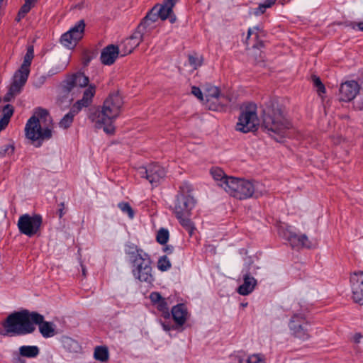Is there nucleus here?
Listing matches in <instances>:
<instances>
[{
	"instance_id": "1",
	"label": "nucleus",
	"mask_w": 363,
	"mask_h": 363,
	"mask_svg": "<svg viewBox=\"0 0 363 363\" xmlns=\"http://www.w3.org/2000/svg\"><path fill=\"white\" fill-rule=\"evenodd\" d=\"M44 338H50L57 334L56 325L52 322L45 320L43 315L27 309L14 311L0 323V335L3 336H22L33 333L35 325Z\"/></svg>"
},
{
	"instance_id": "2",
	"label": "nucleus",
	"mask_w": 363,
	"mask_h": 363,
	"mask_svg": "<svg viewBox=\"0 0 363 363\" xmlns=\"http://www.w3.org/2000/svg\"><path fill=\"white\" fill-rule=\"evenodd\" d=\"M123 104L122 97L118 93L111 94L104 101L101 108L96 110L91 116L98 128H103L107 134L115 131L113 123L119 116Z\"/></svg>"
},
{
	"instance_id": "3",
	"label": "nucleus",
	"mask_w": 363,
	"mask_h": 363,
	"mask_svg": "<svg viewBox=\"0 0 363 363\" xmlns=\"http://www.w3.org/2000/svg\"><path fill=\"white\" fill-rule=\"evenodd\" d=\"M51 121L48 111L42 108L35 110L33 115L28 120L25 126L26 137L39 147L44 140H50L52 136L51 128L48 122Z\"/></svg>"
},
{
	"instance_id": "4",
	"label": "nucleus",
	"mask_w": 363,
	"mask_h": 363,
	"mask_svg": "<svg viewBox=\"0 0 363 363\" xmlns=\"http://www.w3.org/2000/svg\"><path fill=\"white\" fill-rule=\"evenodd\" d=\"M262 127L275 140L280 142L288 136L290 123L284 118L281 110L277 104L264 110Z\"/></svg>"
},
{
	"instance_id": "5",
	"label": "nucleus",
	"mask_w": 363,
	"mask_h": 363,
	"mask_svg": "<svg viewBox=\"0 0 363 363\" xmlns=\"http://www.w3.org/2000/svg\"><path fill=\"white\" fill-rule=\"evenodd\" d=\"M225 191L231 196L240 200L258 198L267 193L265 186L257 181H250L233 177L227 182Z\"/></svg>"
},
{
	"instance_id": "6",
	"label": "nucleus",
	"mask_w": 363,
	"mask_h": 363,
	"mask_svg": "<svg viewBox=\"0 0 363 363\" xmlns=\"http://www.w3.org/2000/svg\"><path fill=\"white\" fill-rule=\"evenodd\" d=\"M189 191V186L186 184L180 186V191L177 195L174 207V212L177 218L189 216L195 206L196 201L194 197L188 194Z\"/></svg>"
},
{
	"instance_id": "7",
	"label": "nucleus",
	"mask_w": 363,
	"mask_h": 363,
	"mask_svg": "<svg viewBox=\"0 0 363 363\" xmlns=\"http://www.w3.org/2000/svg\"><path fill=\"white\" fill-rule=\"evenodd\" d=\"M255 104H250L243 108L236 124V130L245 133L255 131L257 129L259 119Z\"/></svg>"
},
{
	"instance_id": "8",
	"label": "nucleus",
	"mask_w": 363,
	"mask_h": 363,
	"mask_svg": "<svg viewBox=\"0 0 363 363\" xmlns=\"http://www.w3.org/2000/svg\"><path fill=\"white\" fill-rule=\"evenodd\" d=\"M43 224V218L40 214L32 216L26 213L18 218L17 226L19 232L29 238L38 234L40 232Z\"/></svg>"
},
{
	"instance_id": "9",
	"label": "nucleus",
	"mask_w": 363,
	"mask_h": 363,
	"mask_svg": "<svg viewBox=\"0 0 363 363\" xmlns=\"http://www.w3.org/2000/svg\"><path fill=\"white\" fill-rule=\"evenodd\" d=\"M132 264V272L135 279L147 284H152L154 281L155 279L151 266L152 261L149 255L140 259H136Z\"/></svg>"
},
{
	"instance_id": "10",
	"label": "nucleus",
	"mask_w": 363,
	"mask_h": 363,
	"mask_svg": "<svg viewBox=\"0 0 363 363\" xmlns=\"http://www.w3.org/2000/svg\"><path fill=\"white\" fill-rule=\"evenodd\" d=\"M310 323L302 314H294L289 323V328L291 334L296 338L303 341L310 338Z\"/></svg>"
},
{
	"instance_id": "11",
	"label": "nucleus",
	"mask_w": 363,
	"mask_h": 363,
	"mask_svg": "<svg viewBox=\"0 0 363 363\" xmlns=\"http://www.w3.org/2000/svg\"><path fill=\"white\" fill-rule=\"evenodd\" d=\"M206 105L210 110L218 111L230 101L225 95L220 94L217 86L207 85L205 89Z\"/></svg>"
},
{
	"instance_id": "12",
	"label": "nucleus",
	"mask_w": 363,
	"mask_h": 363,
	"mask_svg": "<svg viewBox=\"0 0 363 363\" xmlns=\"http://www.w3.org/2000/svg\"><path fill=\"white\" fill-rule=\"evenodd\" d=\"M138 174L145 178L152 186H157L164 178L166 171L157 163L150 164L147 167H141L137 171Z\"/></svg>"
},
{
	"instance_id": "13",
	"label": "nucleus",
	"mask_w": 363,
	"mask_h": 363,
	"mask_svg": "<svg viewBox=\"0 0 363 363\" xmlns=\"http://www.w3.org/2000/svg\"><path fill=\"white\" fill-rule=\"evenodd\" d=\"M84 28V21H79L73 27L61 36V43L68 48H74L79 40L83 38Z\"/></svg>"
},
{
	"instance_id": "14",
	"label": "nucleus",
	"mask_w": 363,
	"mask_h": 363,
	"mask_svg": "<svg viewBox=\"0 0 363 363\" xmlns=\"http://www.w3.org/2000/svg\"><path fill=\"white\" fill-rule=\"evenodd\" d=\"M350 283L353 301L363 305V271L352 273L350 276Z\"/></svg>"
},
{
	"instance_id": "15",
	"label": "nucleus",
	"mask_w": 363,
	"mask_h": 363,
	"mask_svg": "<svg viewBox=\"0 0 363 363\" xmlns=\"http://www.w3.org/2000/svg\"><path fill=\"white\" fill-rule=\"evenodd\" d=\"M283 237L290 243L293 248L301 247L311 248L313 245L306 235H297L292 231L291 227H287L283 232Z\"/></svg>"
},
{
	"instance_id": "16",
	"label": "nucleus",
	"mask_w": 363,
	"mask_h": 363,
	"mask_svg": "<svg viewBox=\"0 0 363 363\" xmlns=\"http://www.w3.org/2000/svg\"><path fill=\"white\" fill-rule=\"evenodd\" d=\"M89 79L82 72H77L68 76L63 82V89L67 92H70L74 87H85L89 85Z\"/></svg>"
},
{
	"instance_id": "17",
	"label": "nucleus",
	"mask_w": 363,
	"mask_h": 363,
	"mask_svg": "<svg viewBox=\"0 0 363 363\" xmlns=\"http://www.w3.org/2000/svg\"><path fill=\"white\" fill-rule=\"evenodd\" d=\"M359 91V86L355 81H348L341 84L340 88V99L350 101L355 98Z\"/></svg>"
},
{
	"instance_id": "18",
	"label": "nucleus",
	"mask_w": 363,
	"mask_h": 363,
	"mask_svg": "<svg viewBox=\"0 0 363 363\" xmlns=\"http://www.w3.org/2000/svg\"><path fill=\"white\" fill-rule=\"evenodd\" d=\"M178 0H164V3L157 6V13L162 20L169 19L171 23H174L177 21L175 15L173 13L172 9Z\"/></svg>"
},
{
	"instance_id": "19",
	"label": "nucleus",
	"mask_w": 363,
	"mask_h": 363,
	"mask_svg": "<svg viewBox=\"0 0 363 363\" xmlns=\"http://www.w3.org/2000/svg\"><path fill=\"white\" fill-rule=\"evenodd\" d=\"M119 54H121V50L118 45H114L112 44L107 45L102 50L101 52L100 59L101 63L105 65H113L118 57Z\"/></svg>"
},
{
	"instance_id": "20",
	"label": "nucleus",
	"mask_w": 363,
	"mask_h": 363,
	"mask_svg": "<svg viewBox=\"0 0 363 363\" xmlns=\"http://www.w3.org/2000/svg\"><path fill=\"white\" fill-rule=\"evenodd\" d=\"M150 299L157 309L160 312L161 315L165 319L170 318V313L169 311L167 303L159 292H152L150 294Z\"/></svg>"
},
{
	"instance_id": "21",
	"label": "nucleus",
	"mask_w": 363,
	"mask_h": 363,
	"mask_svg": "<svg viewBox=\"0 0 363 363\" xmlns=\"http://www.w3.org/2000/svg\"><path fill=\"white\" fill-rule=\"evenodd\" d=\"M30 70L21 67L14 74L13 80L11 84V92H20L21 88L26 84Z\"/></svg>"
},
{
	"instance_id": "22",
	"label": "nucleus",
	"mask_w": 363,
	"mask_h": 363,
	"mask_svg": "<svg viewBox=\"0 0 363 363\" xmlns=\"http://www.w3.org/2000/svg\"><path fill=\"white\" fill-rule=\"evenodd\" d=\"M141 42L142 40L133 33L129 38H125L118 45L121 50V55L123 57L130 54Z\"/></svg>"
},
{
	"instance_id": "23",
	"label": "nucleus",
	"mask_w": 363,
	"mask_h": 363,
	"mask_svg": "<svg viewBox=\"0 0 363 363\" xmlns=\"http://www.w3.org/2000/svg\"><path fill=\"white\" fill-rule=\"evenodd\" d=\"M96 93V86L94 84H89L83 93L82 99L77 101L73 106L81 111L83 108L88 107L92 103V99Z\"/></svg>"
},
{
	"instance_id": "24",
	"label": "nucleus",
	"mask_w": 363,
	"mask_h": 363,
	"mask_svg": "<svg viewBox=\"0 0 363 363\" xmlns=\"http://www.w3.org/2000/svg\"><path fill=\"white\" fill-rule=\"evenodd\" d=\"M171 314L177 325L182 326L185 323L187 319L188 311L186 306L183 303L177 304L172 307L170 315Z\"/></svg>"
},
{
	"instance_id": "25",
	"label": "nucleus",
	"mask_w": 363,
	"mask_h": 363,
	"mask_svg": "<svg viewBox=\"0 0 363 363\" xmlns=\"http://www.w3.org/2000/svg\"><path fill=\"white\" fill-rule=\"evenodd\" d=\"M257 285V280L247 272L243 277V284L238 289V292L242 296H247L252 293Z\"/></svg>"
},
{
	"instance_id": "26",
	"label": "nucleus",
	"mask_w": 363,
	"mask_h": 363,
	"mask_svg": "<svg viewBox=\"0 0 363 363\" xmlns=\"http://www.w3.org/2000/svg\"><path fill=\"white\" fill-rule=\"evenodd\" d=\"M262 33V30L258 26L250 28L247 31V43L252 44L253 48L259 49L263 47V42L259 40V35Z\"/></svg>"
},
{
	"instance_id": "27",
	"label": "nucleus",
	"mask_w": 363,
	"mask_h": 363,
	"mask_svg": "<svg viewBox=\"0 0 363 363\" xmlns=\"http://www.w3.org/2000/svg\"><path fill=\"white\" fill-rule=\"evenodd\" d=\"M125 252L129 257L132 263L136 259H140L148 255L147 253L144 252L142 249L138 248L137 245L133 243H128L125 245Z\"/></svg>"
},
{
	"instance_id": "28",
	"label": "nucleus",
	"mask_w": 363,
	"mask_h": 363,
	"mask_svg": "<svg viewBox=\"0 0 363 363\" xmlns=\"http://www.w3.org/2000/svg\"><path fill=\"white\" fill-rule=\"evenodd\" d=\"M155 28V25L147 24V22L143 20L142 22L138 26L134 33L142 41H144L148 39Z\"/></svg>"
},
{
	"instance_id": "29",
	"label": "nucleus",
	"mask_w": 363,
	"mask_h": 363,
	"mask_svg": "<svg viewBox=\"0 0 363 363\" xmlns=\"http://www.w3.org/2000/svg\"><path fill=\"white\" fill-rule=\"evenodd\" d=\"M211 174L215 181L218 182V185L222 187L225 191L228 188L227 182L233 177H228L224 172L220 168H213Z\"/></svg>"
},
{
	"instance_id": "30",
	"label": "nucleus",
	"mask_w": 363,
	"mask_h": 363,
	"mask_svg": "<svg viewBox=\"0 0 363 363\" xmlns=\"http://www.w3.org/2000/svg\"><path fill=\"white\" fill-rule=\"evenodd\" d=\"M80 111L78 108L74 107L73 105L71 107L69 111L65 114L63 118L59 122V126L63 129H67L71 126L73 123L74 118L77 115Z\"/></svg>"
},
{
	"instance_id": "31",
	"label": "nucleus",
	"mask_w": 363,
	"mask_h": 363,
	"mask_svg": "<svg viewBox=\"0 0 363 363\" xmlns=\"http://www.w3.org/2000/svg\"><path fill=\"white\" fill-rule=\"evenodd\" d=\"M18 351L20 356L26 358H35L40 354V349L36 345H23Z\"/></svg>"
},
{
	"instance_id": "32",
	"label": "nucleus",
	"mask_w": 363,
	"mask_h": 363,
	"mask_svg": "<svg viewBox=\"0 0 363 363\" xmlns=\"http://www.w3.org/2000/svg\"><path fill=\"white\" fill-rule=\"evenodd\" d=\"M63 346L69 352L76 353L81 350V347L78 342L70 337H66L64 339Z\"/></svg>"
},
{
	"instance_id": "33",
	"label": "nucleus",
	"mask_w": 363,
	"mask_h": 363,
	"mask_svg": "<svg viewBox=\"0 0 363 363\" xmlns=\"http://www.w3.org/2000/svg\"><path fill=\"white\" fill-rule=\"evenodd\" d=\"M108 350L106 346H97L94 350V358L101 362H106L108 359Z\"/></svg>"
},
{
	"instance_id": "34",
	"label": "nucleus",
	"mask_w": 363,
	"mask_h": 363,
	"mask_svg": "<svg viewBox=\"0 0 363 363\" xmlns=\"http://www.w3.org/2000/svg\"><path fill=\"white\" fill-rule=\"evenodd\" d=\"M157 10V6H155L143 20L147 22V24L155 25L160 18Z\"/></svg>"
},
{
	"instance_id": "35",
	"label": "nucleus",
	"mask_w": 363,
	"mask_h": 363,
	"mask_svg": "<svg viewBox=\"0 0 363 363\" xmlns=\"http://www.w3.org/2000/svg\"><path fill=\"white\" fill-rule=\"evenodd\" d=\"M276 0H265L263 3L259 4V6L254 10V14L255 16H259L263 14L266 9L270 8L273 4H274Z\"/></svg>"
},
{
	"instance_id": "36",
	"label": "nucleus",
	"mask_w": 363,
	"mask_h": 363,
	"mask_svg": "<svg viewBox=\"0 0 363 363\" xmlns=\"http://www.w3.org/2000/svg\"><path fill=\"white\" fill-rule=\"evenodd\" d=\"M169 231L167 229L161 228L157 233L156 240L161 245H165L169 240Z\"/></svg>"
},
{
	"instance_id": "37",
	"label": "nucleus",
	"mask_w": 363,
	"mask_h": 363,
	"mask_svg": "<svg viewBox=\"0 0 363 363\" xmlns=\"http://www.w3.org/2000/svg\"><path fill=\"white\" fill-rule=\"evenodd\" d=\"M172 267L171 262L167 256H162L157 262V267L162 272L169 269Z\"/></svg>"
},
{
	"instance_id": "38",
	"label": "nucleus",
	"mask_w": 363,
	"mask_h": 363,
	"mask_svg": "<svg viewBox=\"0 0 363 363\" xmlns=\"http://www.w3.org/2000/svg\"><path fill=\"white\" fill-rule=\"evenodd\" d=\"M33 57V47H29L28 48L27 52L24 57L23 63L21 67H24L26 69H29V67L31 64V60Z\"/></svg>"
},
{
	"instance_id": "39",
	"label": "nucleus",
	"mask_w": 363,
	"mask_h": 363,
	"mask_svg": "<svg viewBox=\"0 0 363 363\" xmlns=\"http://www.w3.org/2000/svg\"><path fill=\"white\" fill-rule=\"evenodd\" d=\"M246 363H265V358L262 354H252L247 357Z\"/></svg>"
},
{
	"instance_id": "40",
	"label": "nucleus",
	"mask_w": 363,
	"mask_h": 363,
	"mask_svg": "<svg viewBox=\"0 0 363 363\" xmlns=\"http://www.w3.org/2000/svg\"><path fill=\"white\" fill-rule=\"evenodd\" d=\"M118 208L121 210L123 213H127L130 218H133L134 211L128 203H118Z\"/></svg>"
},
{
	"instance_id": "41",
	"label": "nucleus",
	"mask_w": 363,
	"mask_h": 363,
	"mask_svg": "<svg viewBox=\"0 0 363 363\" xmlns=\"http://www.w3.org/2000/svg\"><path fill=\"white\" fill-rule=\"evenodd\" d=\"M231 363H246L245 355L242 352H238L230 356Z\"/></svg>"
},
{
	"instance_id": "42",
	"label": "nucleus",
	"mask_w": 363,
	"mask_h": 363,
	"mask_svg": "<svg viewBox=\"0 0 363 363\" xmlns=\"http://www.w3.org/2000/svg\"><path fill=\"white\" fill-rule=\"evenodd\" d=\"M34 4L25 0L24 4L21 6L19 10L20 17H25V16L30 11L34 6Z\"/></svg>"
},
{
	"instance_id": "43",
	"label": "nucleus",
	"mask_w": 363,
	"mask_h": 363,
	"mask_svg": "<svg viewBox=\"0 0 363 363\" xmlns=\"http://www.w3.org/2000/svg\"><path fill=\"white\" fill-rule=\"evenodd\" d=\"M2 112L3 113L1 117L6 118V120L10 121V118L13 113V107L10 104H7L4 106Z\"/></svg>"
},
{
	"instance_id": "44",
	"label": "nucleus",
	"mask_w": 363,
	"mask_h": 363,
	"mask_svg": "<svg viewBox=\"0 0 363 363\" xmlns=\"http://www.w3.org/2000/svg\"><path fill=\"white\" fill-rule=\"evenodd\" d=\"M313 81L314 86L317 88V91L320 95L321 94H323L325 92V86L321 82L319 77H318L316 76H313Z\"/></svg>"
},
{
	"instance_id": "45",
	"label": "nucleus",
	"mask_w": 363,
	"mask_h": 363,
	"mask_svg": "<svg viewBox=\"0 0 363 363\" xmlns=\"http://www.w3.org/2000/svg\"><path fill=\"white\" fill-rule=\"evenodd\" d=\"M14 151V147L11 143H8L0 148V157H3L6 154H12Z\"/></svg>"
},
{
	"instance_id": "46",
	"label": "nucleus",
	"mask_w": 363,
	"mask_h": 363,
	"mask_svg": "<svg viewBox=\"0 0 363 363\" xmlns=\"http://www.w3.org/2000/svg\"><path fill=\"white\" fill-rule=\"evenodd\" d=\"M189 62L194 69H197V67H200L202 64L201 58L194 55L189 56Z\"/></svg>"
},
{
	"instance_id": "47",
	"label": "nucleus",
	"mask_w": 363,
	"mask_h": 363,
	"mask_svg": "<svg viewBox=\"0 0 363 363\" xmlns=\"http://www.w3.org/2000/svg\"><path fill=\"white\" fill-rule=\"evenodd\" d=\"M177 219L184 227L188 229L191 228V221L189 216H182V218H177Z\"/></svg>"
},
{
	"instance_id": "48",
	"label": "nucleus",
	"mask_w": 363,
	"mask_h": 363,
	"mask_svg": "<svg viewBox=\"0 0 363 363\" xmlns=\"http://www.w3.org/2000/svg\"><path fill=\"white\" fill-rule=\"evenodd\" d=\"M191 93L201 101H203V96L201 90L196 86H193L191 89Z\"/></svg>"
},
{
	"instance_id": "49",
	"label": "nucleus",
	"mask_w": 363,
	"mask_h": 363,
	"mask_svg": "<svg viewBox=\"0 0 363 363\" xmlns=\"http://www.w3.org/2000/svg\"><path fill=\"white\" fill-rule=\"evenodd\" d=\"M162 327L165 331H170L171 330L175 329L174 326L169 323H165L160 321Z\"/></svg>"
},
{
	"instance_id": "50",
	"label": "nucleus",
	"mask_w": 363,
	"mask_h": 363,
	"mask_svg": "<svg viewBox=\"0 0 363 363\" xmlns=\"http://www.w3.org/2000/svg\"><path fill=\"white\" fill-rule=\"evenodd\" d=\"M19 92H11V87H10L8 93L4 97V100L5 101H9L11 99V98L13 97L14 95H16Z\"/></svg>"
},
{
	"instance_id": "51",
	"label": "nucleus",
	"mask_w": 363,
	"mask_h": 363,
	"mask_svg": "<svg viewBox=\"0 0 363 363\" xmlns=\"http://www.w3.org/2000/svg\"><path fill=\"white\" fill-rule=\"evenodd\" d=\"M9 123V121L6 120V118L1 117V118H0V132L6 128V127L8 125Z\"/></svg>"
},
{
	"instance_id": "52",
	"label": "nucleus",
	"mask_w": 363,
	"mask_h": 363,
	"mask_svg": "<svg viewBox=\"0 0 363 363\" xmlns=\"http://www.w3.org/2000/svg\"><path fill=\"white\" fill-rule=\"evenodd\" d=\"M46 80V77L45 76H40L37 79V81L35 82V85L36 86H40L43 85Z\"/></svg>"
},
{
	"instance_id": "53",
	"label": "nucleus",
	"mask_w": 363,
	"mask_h": 363,
	"mask_svg": "<svg viewBox=\"0 0 363 363\" xmlns=\"http://www.w3.org/2000/svg\"><path fill=\"white\" fill-rule=\"evenodd\" d=\"M174 247L172 245H166L164 247V251L167 254H172L173 252Z\"/></svg>"
},
{
	"instance_id": "54",
	"label": "nucleus",
	"mask_w": 363,
	"mask_h": 363,
	"mask_svg": "<svg viewBox=\"0 0 363 363\" xmlns=\"http://www.w3.org/2000/svg\"><path fill=\"white\" fill-rule=\"evenodd\" d=\"M60 206L61 207L58 209L57 213H58L59 217L61 218L63 216V215L65 214V213H64V203H60Z\"/></svg>"
},
{
	"instance_id": "55",
	"label": "nucleus",
	"mask_w": 363,
	"mask_h": 363,
	"mask_svg": "<svg viewBox=\"0 0 363 363\" xmlns=\"http://www.w3.org/2000/svg\"><path fill=\"white\" fill-rule=\"evenodd\" d=\"M362 337V335L360 333H356L354 336V341L356 343H359Z\"/></svg>"
},
{
	"instance_id": "56",
	"label": "nucleus",
	"mask_w": 363,
	"mask_h": 363,
	"mask_svg": "<svg viewBox=\"0 0 363 363\" xmlns=\"http://www.w3.org/2000/svg\"><path fill=\"white\" fill-rule=\"evenodd\" d=\"M355 26H357L359 30L363 31V22L357 23L353 26V28H355Z\"/></svg>"
},
{
	"instance_id": "57",
	"label": "nucleus",
	"mask_w": 363,
	"mask_h": 363,
	"mask_svg": "<svg viewBox=\"0 0 363 363\" xmlns=\"http://www.w3.org/2000/svg\"><path fill=\"white\" fill-rule=\"evenodd\" d=\"M81 267H82V275L84 277H86V268L84 267V266L82 264H81Z\"/></svg>"
},
{
	"instance_id": "58",
	"label": "nucleus",
	"mask_w": 363,
	"mask_h": 363,
	"mask_svg": "<svg viewBox=\"0 0 363 363\" xmlns=\"http://www.w3.org/2000/svg\"><path fill=\"white\" fill-rule=\"evenodd\" d=\"M14 363H24V361H22L20 357L13 359Z\"/></svg>"
},
{
	"instance_id": "59",
	"label": "nucleus",
	"mask_w": 363,
	"mask_h": 363,
	"mask_svg": "<svg viewBox=\"0 0 363 363\" xmlns=\"http://www.w3.org/2000/svg\"><path fill=\"white\" fill-rule=\"evenodd\" d=\"M57 72H54V70H53V69H51V70H50V71H49L48 74H49L50 76H51V75H53V74H56Z\"/></svg>"
},
{
	"instance_id": "60",
	"label": "nucleus",
	"mask_w": 363,
	"mask_h": 363,
	"mask_svg": "<svg viewBox=\"0 0 363 363\" xmlns=\"http://www.w3.org/2000/svg\"><path fill=\"white\" fill-rule=\"evenodd\" d=\"M23 18V17H20V16H19V12H18V16H17V17H16V20L17 21H20L21 20V18Z\"/></svg>"
}]
</instances>
